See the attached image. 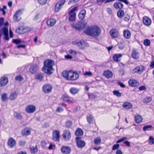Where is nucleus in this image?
I'll return each mask as SVG.
<instances>
[{"label": "nucleus", "mask_w": 154, "mask_h": 154, "mask_svg": "<svg viewBox=\"0 0 154 154\" xmlns=\"http://www.w3.org/2000/svg\"><path fill=\"white\" fill-rule=\"evenodd\" d=\"M84 32L87 35L97 38L101 34V30L97 26H88Z\"/></svg>", "instance_id": "1"}, {"label": "nucleus", "mask_w": 154, "mask_h": 154, "mask_svg": "<svg viewBox=\"0 0 154 154\" xmlns=\"http://www.w3.org/2000/svg\"><path fill=\"white\" fill-rule=\"evenodd\" d=\"M55 65L54 60L51 59H47L44 62L43 67L42 68V71L46 74L50 75L53 70V66Z\"/></svg>", "instance_id": "2"}, {"label": "nucleus", "mask_w": 154, "mask_h": 154, "mask_svg": "<svg viewBox=\"0 0 154 154\" xmlns=\"http://www.w3.org/2000/svg\"><path fill=\"white\" fill-rule=\"evenodd\" d=\"M62 75L66 79L70 81L75 80L78 79L79 76L77 71H73L71 70L63 71Z\"/></svg>", "instance_id": "3"}, {"label": "nucleus", "mask_w": 154, "mask_h": 154, "mask_svg": "<svg viewBox=\"0 0 154 154\" xmlns=\"http://www.w3.org/2000/svg\"><path fill=\"white\" fill-rule=\"evenodd\" d=\"M32 30V28L27 26L21 25L19 26L15 29V32L20 35L28 32Z\"/></svg>", "instance_id": "4"}, {"label": "nucleus", "mask_w": 154, "mask_h": 154, "mask_svg": "<svg viewBox=\"0 0 154 154\" xmlns=\"http://www.w3.org/2000/svg\"><path fill=\"white\" fill-rule=\"evenodd\" d=\"M78 7L75 6L69 12V17L68 18L70 22H74L76 19V13L75 11L77 10Z\"/></svg>", "instance_id": "5"}, {"label": "nucleus", "mask_w": 154, "mask_h": 154, "mask_svg": "<svg viewBox=\"0 0 154 154\" xmlns=\"http://www.w3.org/2000/svg\"><path fill=\"white\" fill-rule=\"evenodd\" d=\"M60 99L68 103H73L75 102L73 98L66 94H63Z\"/></svg>", "instance_id": "6"}, {"label": "nucleus", "mask_w": 154, "mask_h": 154, "mask_svg": "<svg viewBox=\"0 0 154 154\" xmlns=\"http://www.w3.org/2000/svg\"><path fill=\"white\" fill-rule=\"evenodd\" d=\"M22 10L20 9L17 11L14 14L13 19L14 21L15 22H18L20 21L21 19V18L20 16L22 14Z\"/></svg>", "instance_id": "7"}, {"label": "nucleus", "mask_w": 154, "mask_h": 154, "mask_svg": "<svg viewBox=\"0 0 154 154\" xmlns=\"http://www.w3.org/2000/svg\"><path fill=\"white\" fill-rule=\"evenodd\" d=\"M53 89L52 85L49 84L44 85L42 87V89L43 92L45 94L50 93Z\"/></svg>", "instance_id": "8"}, {"label": "nucleus", "mask_w": 154, "mask_h": 154, "mask_svg": "<svg viewBox=\"0 0 154 154\" xmlns=\"http://www.w3.org/2000/svg\"><path fill=\"white\" fill-rule=\"evenodd\" d=\"M109 33L110 36L112 38H118L119 34V30L115 28H112L109 31Z\"/></svg>", "instance_id": "9"}, {"label": "nucleus", "mask_w": 154, "mask_h": 154, "mask_svg": "<svg viewBox=\"0 0 154 154\" xmlns=\"http://www.w3.org/2000/svg\"><path fill=\"white\" fill-rule=\"evenodd\" d=\"M76 144L77 147L79 148H83L85 145L86 143L83 140H82V138L77 137L75 138Z\"/></svg>", "instance_id": "10"}, {"label": "nucleus", "mask_w": 154, "mask_h": 154, "mask_svg": "<svg viewBox=\"0 0 154 154\" xmlns=\"http://www.w3.org/2000/svg\"><path fill=\"white\" fill-rule=\"evenodd\" d=\"M62 137L65 140L67 141L69 140L71 137V133L70 131L69 130H65L62 134Z\"/></svg>", "instance_id": "11"}, {"label": "nucleus", "mask_w": 154, "mask_h": 154, "mask_svg": "<svg viewBox=\"0 0 154 154\" xmlns=\"http://www.w3.org/2000/svg\"><path fill=\"white\" fill-rule=\"evenodd\" d=\"M86 24L81 22H78L77 23L73 24L72 26L76 30H80L86 27Z\"/></svg>", "instance_id": "12"}, {"label": "nucleus", "mask_w": 154, "mask_h": 154, "mask_svg": "<svg viewBox=\"0 0 154 154\" xmlns=\"http://www.w3.org/2000/svg\"><path fill=\"white\" fill-rule=\"evenodd\" d=\"M145 67L143 65L137 66L132 71V73H137L139 74L142 73L145 70Z\"/></svg>", "instance_id": "13"}, {"label": "nucleus", "mask_w": 154, "mask_h": 154, "mask_svg": "<svg viewBox=\"0 0 154 154\" xmlns=\"http://www.w3.org/2000/svg\"><path fill=\"white\" fill-rule=\"evenodd\" d=\"M0 32H1V36L3 34L5 35V39L6 41L9 40L8 36V28L4 27L0 29Z\"/></svg>", "instance_id": "14"}, {"label": "nucleus", "mask_w": 154, "mask_h": 154, "mask_svg": "<svg viewBox=\"0 0 154 154\" xmlns=\"http://www.w3.org/2000/svg\"><path fill=\"white\" fill-rule=\"evenodd\" d=\"M52 138L55 141H60V133L58 130H55L53 131Z\"/></svg>", "instance_id": "15"}, {"label": "nucleus", "mask_w": 154, "mask_h": 154, "mask_svg": "<svg viewBox=\"0 0 154 154\" xmlns=\"http://www.w3.org/2000/svg\"><path fill=\"white\" fill-rule=\"evenodd\" d=\"M36 107L33 105H28L25 108L26 112L28 113H32L35 112Z\"/></svg>", "instance_id": "16"}, {"label": "nucleus", "mask_w": 154, "mask_h": 154, "mask_svg": "<svg viewBox=\"0 0 154 154\" xmlns=\"http://www.w3.org/2000/svg\"><path fill=\"white\" fill-rule=\"evenodd\" d=\"M142 21L143 25L146 26H149L152 23L151 18L147 16H145L143 17Z\"/></svg>", "instance_id": "17"}, {"label": "nucleus", "mask_w": 154, "mask_h": 154, "mask_svg": "<svg viewBox=\"0 0 154 154\" xmlns=\"http://www.w3.org/2000/svg\"><path fill=\"white\" fill-rule=\"evenodd\" d=\"M129 86L133 87H137L139 85V82L136 80L131 79L128 81Z\"/></svg>", "instance_id": "18"}, {"label": "nucleus", "mask_w": 154, "mask_h": 154, "mask_svg": "<svg viewBox=\"0 0 154 154\" xmlns=\"http://www.w3.org/2000/svg\"><path fill=\"white\" fill-rule=\"evenodd\" d=\"M65 2V0H60L55 5L54 10L56 12H58L60 10L61 7L64 4Z\"/></svg>", "instance_id": "19"}, {"label": "nucleus", "mask_w": 154, "mask_h": 154, "mask_svg": "<svg viewBox=\"0 0 154 154\" xmlns=\"http://www.w3.org/2000/svg\"><path fill=\"white\" fill-rule=\"evenodd\" d=\"M7 144L8 146L13 148L16 145V141L13 138L10 137L8 139Z\"/></svg>", "instance_id": "20"}, {"label": "nucleus", "mask_w": 154, "mask_h": 154, "mask_svg": "<svg viewBox=\"0 0 154 154\" xmlns=\"http://www.w3.org/2000/svg\"><path fill=\"white\" fill-rule=\"evenodd\" d=\"M122 107L125 109H130L133 108V105L129 102H125L122 104Z\"/></svg>", "instance_id": "21"}, {"label": "nucleus", "mask_w": 154, "mask_h": 154, "mask_svg": "<svg viewBox=\"0 0 154 154\" xmlns=\"http://www.w3.org/2000/svg\"><path fill=\"white\" fill-rule=\"evenodd\" d=\"M31 132V129L28 128H26L23 129L21 132V135L24 136H28L30 134Z\"/></svg>", "instance_id": "22"}, {"label": "nucleus", "mask_w": 154, "mask_h": 154, "mask_svg": "<svg viewBox=\"0 0 154 154\" xmlns=\"http://www.w3.org/2000/svg\"><path fill=\"white\" fill-rule=\"evenodd\" d=\"M61 150L63 154H69L71 152L70 148L66 146H62L61 148Z\"/></svg>", "instance_id": "23"}, {"label": "nucleus", "mask_w": 154, "mask_h": 154, "mask_svg": "<svg viewBox=\"0 0 154 154\" xmlns=\"http://www.w3.org/2000/svg\"><path fill=\"white\" fill-rule=\"evenodd\" d=\"M103 75L107 79L112 78L113 75L112 72L109 70H105L103 73Z\"/></svg>", "instance_id": "24"}, {"label": "nucleus", "mask_w": 154, "mask_h": 154, "mask_svg": "<svg viewBox=\"0 0 154 154\" xmlns=\"http://www.w3.org/2000/svg\"><path fill=\"white\" fill-rule=\"evenodd\" d=\"M8 82V78L7 77L4 76L1 77L0 79V86H5Z\"/></svg>", "instance_id": "25"}, {"label": "nucleus", "mask_w": 154, "mask_h": 154, "mask_svg": "<svg viewBox=\"0 0 154 154\" xmlns=\"http://www.w3.org/2000/svg\"><path fill=\"white\" fill-rule=\"evenodd\" d=\"M123 35L125 38L129 39L131 37V32L128 29H124L123 32Z\"/></svg>", "instance_id": "26"}, {"label": "nucleus", "mask_w": 154, "mask_h": 154, "mask_svg": "<svg viewBox=\"0 0 154 154\" xmlns=\"http://www.w3.org/2000/svg\"><path fill=\"white\" fill-rule=\"evenodd\" d=\"M56 22L55 19L51 18L48 20L46 21V23L48 26L51 27L53 26L55 24Z\"/></svg>", "instance_id": "27"}, {"label": "nucleus", "mask_w": 154, "mask_h": 154, "mask_svg": "<svg viewBox=\"0 0 154 154\" xmlns=\"http://www.w3.org/2000/svg\"><path fill=\"white\" fill-rule=\"evenodd\" d=\"M134 117L135 122L137 124H140L143 121L142 117L139 114H136L134 115Z\"/></svg>", "instance_id": "28"}, {"label": "nucleus", "mask_w": 154, "mask_h": 154, "mask_svg": "<svg viewBox=\"0 0 154 154\" xmlns=\"http://www.w3.org/2000/svg\"><path fill=\"white\" fill-rule=\"evenodd\" d=\"M114 7L116 9L122 10L123 8L124 5L123 4L120 2H116L113 5Z\"/></svg>", "instance_id": "29"}, {"label": "nucleus", "mask_w": 154, "mask_h": 154, "mask_svg": "<svg viewBox=\"0 0 154 154\" xmlns=\"http://www.w3.org/2000/svg\"><path fill=\"white\" fill-rule=\"evenodd\" d=\"M86 13V11L84 9L80 11L78 14V17L80 20H82L84 19Z\"/></svg>", "instance_id": "30"}, {"label": "nucleus", "mask_w": 154, "mask_h": 154, "mask_svg": "<svg viewBox=\"0 0 154 154\" xmlns=\"http://www.w3.org/2000/svg\"><path fill=\"white\" fill-rule=\"evenodd\" d=\"M131 56L133 59L137 60L139 58L138 52L135 49H133L131 54Z\"/></svg>", "instance_id": "31"}, {"label": "nucleus", "mask_w": 154, "mask_h": 154, "mask_svg": "<svg viewBox=\"0 0 154 154\" xmlns=\"http://www.w3.org/2000/svg\"><path fill=\"white\" fill-rule=\"evenodd\" d=\"M37 65L36 64H34L30 66L29 71L31 73L33 74L37 71Z\"/></svg>", "instance_id": "32"}, {"label": "nucleus", "mask_w": 154, "mask_h": 154, "mask_svg": "<svg viewBox=\"0 0 154 154\" xmlns=\"http://www.w3.org/2000/svg\"><path fill=\"white\" fill-rule=\"evenodd\" d=\"M87 122L89 124H92L94 122V119L93 116L91 114H89L86 117Z\"/></svg>", "instance_id": "33"}, {"label": "nucleus", "mask_w": 154, "mask_h": 154, "mask_svg": "<svg viewBox=\"0 0 154 154\" xmlns=\"http://www.w3.org/2000/svg\"><path fill=\"white\" fill-rule=\"evenodd\" d=\"M35 79L42 81L44 79V76L43 74L41 73H38L35 75Z\"/></svg>", "instance_id": "34"}, {"label": "nucleus", "mask_w": 154, "mask_h": 154, "mask_svg": "<svg viewBox=\"0 0 154 154\" xmlns=\"http://www.w3.org/2000/svg\"><path fill=\"white\" fill-rule=\"evenodd\" d=\"M122 57L121 54H115L113 55V59L114 61L119 62L120 61V59L119 58Z\"/></svg>", "instance_id": "35"}, {"label": "nucleus", "mask_w": 154, "mask_h": 154, "mask_svg": "<svg viewBox=\"0 0 154 154\" xmlns=\"http://www.w3.org/2000/svg\"><path fill=\"white\" fill-rule=\"evenodd\" d=\"M79 91V89L74 87H72L69 89L70 92L73 95H75Z\"/></svg>", "instance_id": "36"}, {"label": "nucleus", "mask_w": 154, "mask_h": 154, "mask_svg": "<svg viewBox=\"0 0 154 154\" xmlns=\"http://www.w3.org/2000/svg\"><path fill=\"white\" fill-rule=\"evenodd\" d=\"M83 130L80 128H77L75 131V134L77 136H81L83 135Z\"/></svg>", "instance_id": "37"}, {"label": "nucleus", "mask_w": 154, "mask_h": 154, "mask_svg": "<svg viewBox=\"0 0 154 154\" xmlns=\"http://www.w3.org/2000/svg\"><path fill=\"white\" fill-rule=\"evenodd\" d=\"M30 152L32 154H34L38 151V148L37 145L35 146H30L29 147Z\"/></svg>", "instance_id": "38"}, {"label": "nucleus", "mask_w": 154, "mask_h": 154, "mask_svg": "<svg viewBox=\"0 0 154 154\" xmlns=\"http://www.w3.org/2000/svg\"><path fill=\"white\" fill-rule=\"evenodd\" d=\"M75 44L77 45L81 49H84L85 45V43L84 41L77 42Z\"/></svg>", "instance_id": "39"}, {"label": "nucleus", "mask_w": 154, "mask_h": 154, "mask_svg": "<svg viewBox=\"0 0 154 154\" xmlns=\"http://www.w3.org/2000/svg\"><path fill=\"white\" fill-rule=\"evenodd\" d=\"M17 94L16 91L12 92L9 96V98L11 100H14L17 97Z\"/></svg>", "instance_id": "40"}, {"label": "nucleus", "mask_w": 154, "mask_h": 154, "mask_svg": "<svg viewBox=\"0 0 154 154\" xmlns=\"http://www.w3.org/2000/svg\"><path fill=\"white\" fill-rule=\"evenodd\" d=\"M125 14L124 11L122 10H119L117 13L118 17L120 19L122 18Z\"/></svg>", "instance_id": "41"}, {"label": "nucleus", "mask_w": 154, "mask_h": 154, "mask_svg": "<svg viewBox=\"0 0 154 154\" xmlns=\"http://www.w3.org/2000/svg\"><path fill=\"white\" fill-rule=\"evenodd\" d=\"M72 125V122L71 120L67 121L65 123V127L70 128H71Z\"/></svg>", "instance_id": "42"}, {"label": "nucleus", "mask_w": 154, "mask_h": 154, "mask_svg": "<svg viewBox=\"0 0 154 154\" xmlns=\"http://www.w3.org/2000/svg\"><path fill=\"white\" fill-rule=\"evenodd\" d=\"M153 129V127L151 125H146L143 128V130L144 131H146L151 130Z\"/></svg>", "instance_id": "43"}, {"label": "nucleus", "mask_w": 154, "mask_h": 154, "mask_svg": "<svg viewBox=\"0 0 154 154\" xmlns=\"http://www.w3.org/2000/svg\"><path fill=\"white\" fill-rule=\"evenodd\" d=\"M14 116L17 119L21 120L23 118L22 116L19 112H14Z\"/></svg>", "instance_id": "44"}, {"label": "nucleus", "mask_w": 154, "mask_h": 154, "mask_svg": "<svg viewBox=\"0 0 154 154\" xmlns=\"http://www.w3.org/2000/svg\"><path fill=\"white\" fill-rule=\"evenodd\" d=\"M101 141V140L100 137H97L95 138L93 142L94 144L97 145L100 144Z\"/></svg>", "instance_id": "45"}, {"label": "nucleus", "mask_w": 154, "mask_h": 154, "mask_svg": "<svg viewBox=\"0 0 154 154\" xmlns=\"http://www.w3.org/2000/svg\"><path fill=\"white\" fill-rule=\"evenodd\" d=\"M152 100V98L151 97H146L143 100V102L146 103H148L151 102Z\"/></svg>", "instance_id": "46"}, {"label": "nucleus", "mask_w": 154, "mask_h": 154, "mask_svg": "<svg viewBox=\"0 0 154 154\" xmlns=\"http://www.w3.org/2000/svg\"><path fill=\"white\" fill-rule=\"evenodd\" d=\"M143 44L145 46H149L150 45V41L149 39H146L144 40Z\"/></svg>", "instance_id": "47"}, {"label": "nucleus", "mask_w": 154, "mask_h": 154, "mask_svg": "<svg viewBox=\"0 0 154 154\" xmlns=\"http://www.w3.org/2000/svg\"><path fill=\"white\" fill-rule=\"evenodd\" d=\"M12 42L17 45L22 43V41L20 39H13L12 41Z\"/></svg>", "instance_id": "48"}, {"label": "nucleus", "mask_w": 154, "mask_h": 154, "mask_svg": "<svg viewBox=\"0 0 154 154\" xmlns=\"http://www.w3.org/2000/svg\"><path fill=\"white\" fill-rule=\"evenodd\" d=\"M125 42L122 41L119 44V48L121 49H122L125 46Z\"/></svg>", "instance_id": "49"}, {"label": "nucleus", "mask_w": 154, "mask_h": 154, "mask_svg": "<svg viewBox=\"0 0 154 154\" xmlns=\"http://www.w3.org/2000/svg\"><path fill=\"white\" fill-rule=\"evenodd\" d=\"M1 99L3 101H5L8 99L7 94L3 93L2 95Z\"/></svg>", "instance_id": "50"}, {"label": "nucleus", "mask_w": 154, "mask_h": 154, "mask_svg": "<svg viewBox=\"0 0 154 154\" xmlns=\"http://www.w3.org/2000/svg\"><path fill=\"white\" fill-rule=\"evenodd\" d=\"M114 95L118 97H120L121 96V93L118 90H114L113 91Z\"/></svg>", "instance_id": "51"}, {"label": "nucleus", "mask_w": 154, "mask_h": 154, "mask_svg": "<svg viewBox=\"0 0 154 154\" xmlns=\"http://www.w3.org/2000/svg\"><path fill=\"white\" fill-rule=\"evenodd\" d=\"M15 79L16 81L20 82L23 79V78L21 75H19L16 76Z\"/></svg>", "instance_id": "52"}, {"label": "nucleus", "mask_w": 154, "mask_h": 154, "mask_svg": "<svg viewBox=\"0 0 154 154\" xmlns=\"http://www.w3.org/2000/svg\"><path fill=\"white\" fill-rule=\"evenodd\" d=\"M119 144L118 143L114 145L112 148V150H114L118 149L119 147Z\"/></svg>", "instance_id": "53"}, {"label": "nucleus", "mask_w": 154, "mask_h": 154, "mask_svg": "<svg viewBox=\"0 0 154 154\" xmlns=\"http://www.w3.org/2000/svg\"><path fill=\"white\" fill-rule=\"evenodd\" d=\"M47 145V143L45 140H43L41 141V146L42 147L44 148H45Z\"/></svg>", "instance_id": "54"}, {"label": "nucleus", "mask_w": 154, "mask_h": 154, "mask_svg": "<svg viewBox=\"0 0 154 154\" xmlns=\"http://www.w3.org/2000/svg\"><path fill=\"white\" fill-rule=\"evenodd\" d=\"M47 0H38V2L39 4L41 5H44L46 4Z\"/></svg>", "instance_id": "55"}, {"label": "nucleus", "mask_w": 154, "mask_h": 154, "mask_svg": "<svg viewBox=\"0 0 154 154\" xmlns=\"http://www.w3.org/2000/svg\"><path fill=\"white\" fill-rule=\"evenodd\" d=\"M85 76H91L92 75V73L91 72H86L84 74Z\"/></svg>", "instance_id": "56"}, {"label": "nucleus", "mask_w": 154, "mask_h": 154, "mask_svg": "<svg viewBox=\"0 0 154 154\" xmlns=\"http://www.w3.org/2000/svg\"><path fill=\"white\" fill-rule=\"evenodd\" d=\"M130 18L131 17L130 16L128 15L127 14L125 17L124 18V20L126 22H128L130 20Z\"/></svg>", "instance_id": "57"}, {"label": "nucleus", "mask_w": 154, "mask_h": 154, "mask_svg": "<svg viewBox=\"0 0 154 154\" xmlns=\"http://www.w3.org/2000/svg\"><path fill=\"white\" fill-rule=\"evenodd\" d=\"M55 147L56 146L55 144H52L51 143L48 147V149L49 150H51L53 149L54 148H55Z\"/></svg>", "instance_id": "58"}, {"label": "nucleus", "mask_w": 154, "mask_h": 154, "mask_svg": "<svg viewBox=\"0 0 154 154\" xmlns=\"http://www.w3.org/2000/svg\"><path fill=\"white\" fill-rule=\"evenodd\" d=\"M149 143L152 144H154V138L152 136H150L149 138Z\"/></svg>", "instance_id": "59"}, {"label": "nucleus", "mask_w": 154, "mask_h": 154, "mask_svg": "<svg viewBox=\"0 0 154 154\" xmlns=\"http://www.w3.org/2000/svg\"><path fill=\"white\" fill-rule=\"evenodd\" d=\"M63 111V109L60 107H57L56 110V112H61Z\"/></svg>", "instance_id": "60"}, {"label": "nucleus", "mask_w": 154, "mask_h": 154, "mask_svg": "<svg viewBox=\"0 0 154 154\" xmlns=\"http://www.w3.org/2000/svg\"><path fill=\"white\" fill-rule=\"evenodd\" d=\"M127 139V137H124L118 140L117 141L116 143H120L123 141L124 140H126Z\"/></svg>", "instance_id": "61"}, {"label": "nucleus", "mask_w": 154, "mask_h": 154, "mask_svg": "<svg viewBox=\"0 0 154 154\" xmlns=\"http://www.w3.org/2000/svg\"><path fill=\"white\" fill-rule=\"evenodd\" d=\"M26 143V142L25 141H20L19 143V144L20 146H23L25 145Z\"/></svg>", "instance_id": "62"}, {"label": "nucleus", "mask_w": 154, "mask_h": 154, "mask_svg": "<svg viewBox=\"0 0 154 154\" xmlns=\"http://www.w3.org/2000/svg\"><path fill=\"white\" fill-rule=\"evenodd\" d=\"M139 89L140 91H142L143 90H145L146 89V88L145 86L142 85L139 88Z\"/></svg>", "instance_id": "63"}, {"label": "nucleus", "mask_w": 154, "mask_h": 154, "mask_svg": "<svg viewBox=\"0 0 154 154\" xmlns=\"http://www.w3.org/2000/svg\"><path fill=\"white\" fill-rule=\"evenodd\" d=\"M149 67L151 69L154 68V60L150 62Z\"/></svg>", "instance_id": "64"}]
</instances>
